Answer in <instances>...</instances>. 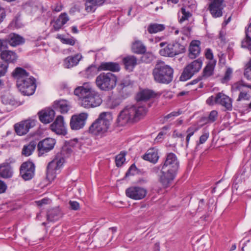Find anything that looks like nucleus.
Listing matches in <instances>:
<instances>
[{"mask_svg": "<svg viewBox=\"0 0 251 251\" xmlns=\"http://www.w3.org/2000/svg\"><path fill=\"white\" fill-rule=\"evenodd\" d=\"M74 93L78 97L80 105L85 108L96 107L102 102L99 93L89 82L84 83L82 86L76 87Z\"/></svg>", "mask_w": 251, "mask_h": 251, "instance_id": "obj_1", "label": "nucleus"}, {"mask_svg": "<svg viewBox=\"0 0 251 251\" xmlns=\"http://www.w3.org/2000/svg\"><path fill=\"white\" fill-rule=\"evenodd\" d=\"M147 112L143 106L127 105L120 111L116 120L117 126H123L130 123L137 122L145 117Z\"/></svg>", "mask_w": 251, "mask_h": 251, "instance_id": "obj_2", "label": "nucleus"}, {"mask_svg": "<svg viewBox=\"0 0 251 251\" xmlns=\"http://www.w3.org/2000/svg\"><path fill=\"white\" fill-rule=\"evenodd\" d=\"M113 117L110 112H103L90 126L88 132L92 135L103 138L111 132V125Z\"/></svg>", "mask_w": 251, "mask_h": 251, "instance_id": "obj_3", "label": "nucleus"}, {"mask_svg": "<svg viewBox=\"0 0 251 251\" xmlns=\"http://www.w3.org/2000/svg\"><path fill=\"white\" fill-rule=\"evenodd\" d=\"M178 167L179 162L176 154L168 153L163 164L160 166L162 173L160 181L164 187H168L174 179Z\"/></svg>", "mask_w": 251, "mask_h": 251, "instance_id": "obj_4", "label": "nucleus"}, {"mask_svg": "<svg viewBox=\"0 0 251 251\" xmlns=\"http://www.w3.org/2000/svg\"><path fill=\"white\" fill-rule=\"evenodd\" d=\"M17 80V86L19 91L24 95L30 96L36 89L35 79L24 69L17 68L12 73Z\"/></svg>", "mask_w": 251, "mask_h": 251, "instance_id": "obj_5", "label": "nucleus"}, {"mask_svg": "<svg viewBox=\"0 0 251 251\" xmlns=\"http://www.w3.org/2000/svg\"><path fill=\"white\" fill-rule=\"evenodd\" d=\"M174 70L163 62L157 63L152 71L154 80L159 83L169 84L173 79Z\"/></svg>", "mask_w": 251, "mask_h": 251, "instance_id": "obj_6", "label": "nucleus"}, {"mask_svg": "<svg viewBox=\"0 0 251 251\" xmlns=\"http://www.w3.org/2000/svg\"><path fill=\"white\" fill-rule=\"evenodd\" d=\"M117 77L111 73H101L97 77L95 83L100 90L108 91L114 89L117 84Z\"/></svg>", "mask_w": 251, "mask_h": 251, "instance_id": "obj_7", "label": "nucleus"}, {"mask_svg": "<svg viewBox=\"0 0 251 251\" xmlns=\"http://www.w3.org/2000/svg\"><path fill=\"white\" fill-rule=\"evenodd\" d=\"M64 162L62 153L58 152L53 159L49 163L47 168V177L49 180H53L55 178L57 171L62 167Z\"/></svg>", "mask_w": 251, "mask_h": 251, "instance_id": "obj_8", "label": "nucleus"}, {"mask_svg": "<svg viewBox=\"0 0 251 251\" xmlns=\"http://www.w3.org/2000/svg\"><path fill=\"white\" fill-rule=\"evenodd\" d=\"M202 64V59L201 58H198L188 64L184 68L180 76V80L184 81L191 78L196 73L200 71Z\"/></svg>", "mask_w": 251, "mask_h": 251, "instance_id": "obj_9", "label": "nucleus"}, {"mask_svg": "<svg viewBox=\"0 0 251 251\" xmlns=\"http://www.w3.org/2000/svg\"><path fill=\"white\" fill-rule=\"evenodd\" d=\"M185 51V47L178 42H172L167 44L159 50L161 56L173 57Z\"/></svg>", "mask_w": 251, "mask_h": 251, "instance_id": "obj_10", "label": "nucleus"}, {"mask_svg": "<svg viewBox=\"0 0 251 251\" xmlns=\"http://www.w3.org/2000/svg\"><path fill=\"white\" fill-rule=\"evenodd\" d=\"M88 114L82 112L77 114L73 115L70 119V126L72 130H78L82 129L86 123Z\"/></svg>", "mask_w": 251, "mask_h": 251, "instance_id": "obj_11", "label": "nucleus"}, {"mask_svg": "<svg viewBox=\"0 0 251 251\" xmlns=\"http://www.w3.org/2000/svg\"><path fill=\"white\" fill-rule=\"evenodd\" d=\"M35 165L31 161L24 162L20 167V175L25 180H29L34 176Z\"/></svg>", "mask_w": 251, "mask_h": 251, "instance_id": "obj_12", "label": "nucleus"}, {"mask_svg": "<svg viewBox=\"0 0 251 251\" xmlns=\"http://www.w3.org/2000/svg\"><path fill=\"white\" fill-rule=\"evenodd\" d=\"M55 143V140L51 138H47L40 141L37 145L39 155H42L52 150Z\"/></svg>", "mask_w": 251, "mask_h": 251, "instance_id": "obj_13", "label": "nucleus"}, {"mask_svg": "<svg viewBox=\"0 0 251 251\" xmlns=\"http://www.w3.org/2000/svg\"><path fill=\"white\" fill-rule=\"evenodd\" d=\"M146 189L140 187H130L126 191L127 197L135 200L143 199L147 195Z\"/></svg>", "mask_w": 251, "mask_h": 251, "instance_id": "obj_14", "label": "nucleus"}, {"mask_svg": "<svg viewBox=\"0 0 251 251\" xmlns=\"http://www.w3.org/2000/svg\"><path fill=\"white\" fill-rule=\"evenodd\" d=\"M35 126V121L33 120H27L15 125L14 128L16 133L19 135L26 134L30 128Z\"/></svg>", "mask_w": 251, "mask_h": 251, "instance_id": "obj_15", "label": "nucleus"}, {"mask_svg": "<svg viewBox=\"0 0 251 251\" xmlns=\"http://www.w3.org/2000/svg\"><path fill=\"white\" fill-rule=\"evenodd\" d=\"M50 129L58 135H65L67 133L66 127L62 116H57L54 122L50 126Z\"/></svg>", "mask_w": 251, "mask_h": 251, "instance_id": "obj_16", "label": "nucleus"}, {"mask_svg": "<svg viewBox=\"0 0 251 251\" xmlns=\"http://www.w3.org/2000/svg\"><path fill=\"white\" fill-rule=\"evenodd\" d=\"M211 3L209 6V10L214 18L222 16V10L224 8V0H210Z\"/></svg>", "mask_w": 251, "mask_h": 251, "instance_id": "obj_17", "label": "nucleus"}, {"mask_svg": "<svg viewBox=\"0 0 251 251\" xmlns=\"http://www.w3.org/2000/svg\"><path fill=\"white\" fill-rule=\"evenodd\" d=\"M40 121L43 124H47L54 120L55 112L52 109L48 108L43 109L38 113Z\"/></svg>", "mask_w": 251, "mask_h": 251, "instance_id": "obj_18", "label": "nucleus"}, {"mask_svg": "<svg viewBox=\"0 0 251 251\" xmlns=\"http://www.w3.org/2000/svg\"><path fill=\"white\" fill-rule=\"evenodd\" d=\"M216 103L225 107L228 110H231L232 108L231 99L223 93L219 92L216 95Z\"/></svg>", "mask_w": 251, "mask_h": 251, "instance_id": "obj_19", "label": "nucleus"}, {"mask_svg": "<svg viewBox=\"0 0 251 251\" xmlns=\"http://www.w3.org/2000/svg\"><path fill=\"white\" fill-rule=\"evenodd\" d=\"M53 107L62 114L67 113L71 108L69 101L65 100H60L54 102Z\"/></svg>", "mask_w": 251, "mask_h": 251, "instance_id": "obj_20", "label": "nucleus"}, {"mask_svg": "<svg viewBox=\"0 0 251 251\" xmlns=\"http://www.w3.org/2000/svg\"><path fill=\"white\" fill-rule=\"evenodd\" d=\"M99 71H109L113 72H118L120 70L119 63L113 62H102L98 68Z\"/></svg>", "mask_w": 251, "mask_h": 251, "instance_id": "obj_21", "label": "nucleus"}, {"mask_svg": "<svg viewBox=\"0 0 251 251\" xmlns=\"http://www.w3.org/2000/svg\"><path fill=\"white\" fill-rule=\"evenodd\" d=\"M159 157L158 150L155 148L149 149L146 154L142 157L143 159L144 160L149 161L153 163H156Z\"/></svg>", "mask_w": 251, "mask_h": 251, "instance_id": "obj_22", "label": "nucleus"}, {"mask_svg": "<svg viewBox=\"0 0 251 251\" xmlns=\"http://www.w3.org/2000/svg\"><path fill=\"white\" fill-rule=\"evenodd\" d=\"M0 56L1 59L8 63H14L18 58L17 54L13 51L4 50L1 52Z\"/></svg>", "mask_w": 251, "mask_h": 251, "instance_id": "obj_23", "label": "nucleus"}, {"mask_svg": "<svg viewBox=\"0 0 251 251\" xmlns=\"http://www.w3.org/2000/svg\"><path fill=\"white\" fill-rule=\"evenodd\" d=\"M200 42L199 41H193L191 42L189 47V57L192 59L198 57L201 52L200 47Z\"/></svg>", "mask_w": 251, "mask_h": 251, "instance_id": "obj_24", "label": "nucleus"}, {"mask_svg": "<svg viewBox=\"0 0 251 251\" xmlns=\"http://www.w3.org/2000/svg\"><path fill=\"white\" fill-rule=\"evenodd\" d=\"M82 56L80 54H76L74 56H69L64 60V65L65 68H70L76 66L80 60Z\"/></svg>", "mask_w": 251, "mask_h": 251, "instance_id": "obj_25", "label": "nucleus"}, {"mask_svg": "<svg viewBox=\"0 0 251 251\" xmlns=\"http://www.w3.org/2000/svg\"><path fill=\"white\" fill-rule=\"evenodd\" d=\"M85 10L87 12H94L96 6H100L105 1V0H85Z\"/></svg>", "mask_w": 251, "mask_h": 251, "instance_id": "obj_26", "label": "nucleus"}, {"mask_svg": "<svg viewBox=\"0 0 251 251\" xmlns=\"http://www.w3.org/2000/svg\"><path fill=\"white\" fill-rule=\"evenodd\" d=\"M8 43L12 47H16L24 43V39L15 33H10L7 37Z\"/></svg>", "mask_w": 251, "mask_h": 251, "instance_id": "obj_27", "label": "nucleus"}, {"mask_svg": "<svg viewBox=\"0 0 251 251\" xmlns=\"http://www.w3.org/2000/svg\"><path fill=\"white\" fill-rule=\"evenodd\" d=\"M13 175L12 168L10 165L0 164V177L3 178H10Z\"/></svg>", "mask_w": 251, "mask_h": 251, "instance_id": "obj_28", "label": "nucleus"}, {"mask_svg": "<svg viewBox=\"0 0 251 251\" xmlns=\"http://www.w3.org/2000/svg\"><path fill=\"white\" fill-rule=\"evenodd\" d=\"M216 64L215 60H211L208 61L203 69L202 77L206 78L213 74L214 68Z\"/></svg>", "mask_w": 251, "mask_h": 251, "instance_id": "obj_29", "label": "nucleus"}, {"mask_svg": "<svg viewBox=\"0 0 251 251\" xmlns=\"http://www.w3.org/2000/svg\"><path fill=\"white\" fill-rule=\"evenodd\" d=\"M125 68L127 70L132 71L137 64V59L133 55H129L123 59Z\"/></svg>", "mask_w": 251, "mask_h": 251, "instance_id": "obj_30", "label": "nucleus"}, {"mask_svg": "<svg viewBox=\"0 0 251 251\" xmlns=\"http://www.w3.org/2000/svg\"><path fill=\"white\" fill-rule=\"evenodd\" d=\"M69 20V18L67 13H61L55 21L53 25V28L55 31L59 30Z\"/></svg>", "mask_w": 251, "mask_h": 251, "instance_id": "obj_31", "label": "nucleus"}, {"mask_svg": "<svg viewBox=\"0 0 251 251\" xmlns=\"http://www.w3.org/2000/svg\"><path fill=\"white\" fill-rule=\"evenodd\" d=\"M245 34L246 37L241 42V46L251 50V23L246 28Z\"/></svg>", "mask_w": 251, "mask_h": 251, "instance_id": "obj_32", "label": "nucleus"}, {"mask_svg": "<svg viewBox=\"0 0 251 251\" xmlns=\"http://www.w3.org/2000/svg\"><path fill=\"white\" fill-rule=\"evenodd\" d=\"M62 216V213L58 208H54L48 210L47 219L50 222L59 220Z\"/></svg>", "mask_w": 251, "mask_h": 251, "instance_id": "obj_33", "label": "nucleus"}, {"mask_svg": "<svg viewBox=\"0 0 251 251\" xmlns=\"http://www.w3.org/2000/svg\"><path fill=\"white\" fill-rule=\"evenodd\" d=\"M156 94L152 90L145 89L141 91L137 95V99L139 100H147L151 98H154Z\"/></svg>", "mask_w": 251, "mask_h": 251, "instance_id": "obj_34", "label": "nucleus"}, {"mask_svg": "<svg viewBox=\"0 0 251 251\" xmlns=\"http://www.w3.org/2000/svg\"><path fill=\"white\" fill-rule=\"evenodd\" d=\"M131 49L133 52L137 54H143L146 51V47L139 40H136L132 43Z\"/></svg>", "mask_w": 251, "mask_h": 251, "instance_id": "obj_35", "label": "nucleus"}, {"mask_svg": "<svg viewBox=\"0 0 251 251\" xmlns=\"http://www.w3.org/2000/svg\"><path fill=\"white\" fill-rule=\"evenodd\" d=\"M36 146V143L35 141H31L28 145H25L22 150V154L28 156L30 155L34 151Z\"/></svg>", "mask_w": 251, "mask_h": 251, "instance_id": "obj_36", "label": "nucleus"}, {"mask_svg": "<svg viewBox=\"0 0 251 251\" xmlns=\"http://www.w3.org/2000/svg\"><path fill=\"white\" fill-rule=\"evenodd\" d=\"M165 25L163 24H159L157 23L151 24L148 27V31L150 33H156L164 30Z\"/></svg>", "mask_w": 251, "mask_h": 251, "instance_id": "obj_37", "label": "nucleus"}, {"mask_svg": "<svg viewBox=\"0 0 251 251\" xmlns=\"http://www.w3.org/2000/svg\"><path fill=\"white\" fill-rule=\"evenodd\" d=\"M244 75L247 79L251 81V58L245 66Z\"/></svg>", "mask_w": 251, "mask_h": 251, "instance_id": "obj_38", "label": "nucleus"}, {"mask_svg": "<svg viewBox=\"0 0 251 251\" xmlns=\"http://www.w3.org/2000/svg\"><path fill=\"white\" fill-rule=\"evenodd\" d=\"M180 11L182 14L181 17H180V15H179V22L180 23H182L184 21L188 20L189 18H190L192 16L191 13L189 11H186L184 7H182L181 8Z\"/></svg>", "mask_w": 251, "mask_h": 251, "instance_id": "obj_39", "label": "nucleus"}, {"mask_svg": "<svg viewBox=\"0 0 251 251\" xmlns=\"http://www.w3.org/2000/svg\"><path fill=\"white\" fill-rule=\"evenodd\" d=\"M197 130V128L192 127H190L187 129V135L185 139L186 148L188 147L190 138L194 135V134Z\"/></svg>", "mask_w": 251, "mask_h": 251, "instance_id": "obj_40", "label": "nucleus"}, {"mask_svg": "<svg viewBox=\"0 0 251 251\" xmlns=\"http://www.w3.org/2000/svg\"><path fill=\"white\" fill-rule=\"evenodd\" d=\"M121 103V100L119 98L111 99L107 103L108 107L110 109H114L119 106Z\"/></svg>", "mask_w": 251, "mask_h": 251, "instance_id": "obj_41", "label": "nucleus"}, {"mask_svg": "<svg viewBox=\"0 0 251 251\" xmlns=\"http://www.w3.org/2000/svg\"><path fill=\"white\" fill-rule=\"evenodd\" d=\"M125 153H121L115 157L116 165L117 167H121L125 161Z\"/></svg>", "mask_w": 251, "mask_h": 251, "instance_id": "obj_42", "label": "nucleus"}, {"mask_svg": "<svg viewBox=\"0 0 251 251\" xmlns=\"http://www.w3.org/2000/svg\"><path fill=\"white\" fill-rule=\"evenodd\" d=\"M1 101L5 104L14 105L16 103L15 100L11 97L7 95H4L1 97Z\"/></svg>", "mask_w": 251, "mask_h": 251, "instance_id": "obj_43", "label": "nucleus"}, {"mask_svg": "<svg viewBox=\"0 0 251 251\" xmlns=\"http://www.w3.org/2000/svg\"><path fill=\"white\" fill-rule=\"evenodd\" d=\"M251 96L247 91H241L239 93L237 101L249 100L251 99Z\"/></svg>", "mask_w": 251, "mask_h": 251, "instance_id": "obj_44", "label": "nucleus"}, {"mask_svg": "<svg viewBox=\"0 0 251 251\" xmlns=\"http://www.w3.org/2000/svg\"><path fill=\"white\" fill-rule=\"evenodd\" d=\"M58 38L60 39L61 42L63 44L70 45L71 46H73L75 45V40L73 38H64L61 35L58 37Z\"/></svg>", "mask_w": 251, "mask_h": 251, "instance_id": "obj_45", "label": "nucleus"}, {"mask_svg": "<svg viewBox=\"0 0 251 251\" xmlns=\"http://www.w3.org/2000/svg\"><path fill=\"white\" fill-rule=\"evenodd\" d=\"M97 68L95 66H91L88 67L86 70V74L88 78L93 76L96 73Z\"/></svg>", "mask_w": 251, "mask_h": 251, "instance_id": "obj_46", "label": "nucleus"}, {"mask_svg": "<svg viewBox=\"0 0 251 251\" xmlns=\"http://www.w3.org/2000/svg\"><path fill=\"white\" fill-rule=\"evenodd\" d=\"M232 73V70L230 68H227L225 73L224 76L222 79V82L224 83L229 81L230 79Z\"/></svg>", "mask_w": 251, "mask_h": 251, "instance_id": "obj_47", "label": "nucleus"}, {"mask_svg": "<svg viewBox=\"0 0 251 251\" xmlns=\"http://www.w3.org/2000/svg\"><path fill=\"white\" fill-rule=\"evenodd\" d=\"M209 133L206 130H204L202 134L200 136L198 144H204L209 138Z\"/></svg>", "mask_w": 251, "mask_h": 251, "instance_id": "obj_48", "label": "nucleus"}, {"mask_svg": "<svg viewBox=\"0 0 251 251\" xmlns=\"http://www.w3.org/2000/svg\"><path fill=\"white\" fill-rule=\"evenodd\" d=\"M218 116V112L216 110L211 111L208 116L209 122H210V123L214 122L217 120Z\"/></svg>", "mask_w": 251, "mask_h": 251, "instance_id": "obj_49", "label": "nucleus"}, {"mask_svg": "<svg viewBox=\"0 0 251 251\" xmlns=\"http://www.w3.org/2000/svg\"><path fill=\"white\" fill-rule=\"evenodd\" d=\"M8 65L7 64H0V77L3 76L6 74ZM1 82L0 80V85Z\"/></svg>", "mask_w": 251, "mask_h": 251, "instance_id": "obj_50", "label": "nucleus"}, {"mask_svg": "<svg viewBox=\"0 0 251 251\" xmlns=\"http://www.w3.org/2000/svg\"><path fill=\"white\" fill-rule=\"evenodd\" d=\"M70 208L72 210H77L79 209V204L76 201H70L69 202Z\"/></svg>", "mask_w": 251, "mask_h": 251, "instance_id": "obj_51", "label": "nucleus"}, {"mask_svg": "<svg viewBox=\"0 0 251 251\" xmlns=\"http://www.w3.org/2000/svg\"><path fill=\"white\" fill-rule=\"evenodd\" d=\"M172 136L173 138H180L182 142L184 141V135L182 133L178 131L177 130H175L173 132Z\"/></svg>", "mask_w": 251, "mask_h": 251, "instance_id": "obj_52", "label": "nucleus"}, {"mask_svg": "<svg viewBox=\"0 0 251 251\" xmlns=\"http://www.w3.org/2000/svg\"><path fill=\"white\" fill-rule=\"evenodd\" d=\"M7 44L6 38L4 39H0V51H2L3 49L7 48Z\"/></svg>", "mask_w": 251, "mask_h": 251, "instance_id": "obj_53", "label": "nucleus"}, {"mask_svg": "<svg viewBox=\"0 0 251 251\" xmlns=\"http://www.w3.org/2000/svg\"><path fill=\"white\" fill-rule=\"evenodd\" d=\"M136 171V167L135 165L132 164L130 168L128 169L127 172L126 173V176H128L130 175H133L134 173L133 172H135Z\"/></svg>", "mask_w": 251, "mask_h": 251, "instance_id": "obj_54", "label": "nucleus"}, {"mask_svg": "<svg viewBox=\"0 0 251 251\" xmlns=\"http://www.w3.org/2000/svg\"><path fill=\"white\" fill-rule=\"evenodd\" d=\"M7 187L6 183L0 180V194L4 193L7 189Z\"/></svg>", "mask_w": 251, "mask_h": 251, "instance_id": "obj_55", "label": "nucleus"}, {"mask_svg": "<svg viewBox=\"0 0 251 251\" xmlns=\"http://www.w3.org/2000/svg\"><path fill=\"white\" fill-rule=\"evenodd\" d=\"M205 55L206 58L209 59L210 60H213V55L211 49H207L205 51Z\"/></svg>", "mask_w": 251, "mask_h": 251, "instance_id": "obj_56", "label": "nucleus"}, {"mask_svg": "<svg viewBox=\"0 0 251 251\" xmlns=\"http://www.w3.org/2000/svg\"><path fill=\"white\" fill-rule=\"evenodd\" d=\"M180 114H181V113L179 112V111H178V112L174 111V112H172L171 113L168 114L167 115L165 116L164 117V119L167 120L171 118L177 116L179 115Z\"/></svg>", "mask_w": 251, "mask_h": 251, "instance_id": "obj_57", "label": "nucleus"}, {"mask_svg": "<svg viewBox=\"0 0 251 251\" xmlns=\"http://www.w3.org/2000/svg\"><path fill=\"white\" fill-rule=\"evenodd\" d=\"M216 96H212L209 97L206 100V103L209 105H213L216 103Z\"/></svg>", "mask_w": 251, "mask_h": 251, "instance_id": "obj_58", "label": "nucleus"}, {"mask_svg": "<svg viewBox=\"0 0 251 251\" xmlns=\"http://www.w3.org/2000/svg\"><path fill=\"white\" fill-rule=\"evenodd\" d=\"M16 161V160L14 158L12 157H9L8 159H6L4 162H3V164L10 165L11 164H13L15 163Z\"/></svg>", "mask_w": 251, "mask_h": 251, "instance_id": "obj_59", "label": "nucleus"}, {"mask_svg": "<svg viewBox=\"0 0 251 251\" xmlns=\"http://www.w3.org/2000/svg\"><path fill=\"white\" fill-rule=\"evenodd\" d=\"M164 135V133L163 131H161L159 133L157 136L156 137L155 141L156 142H159L160 140L162 139V136Z\"/></svg>", "mask_w": 251, "mask_h": 251, "instance_id": "obj_60", "label": "nucleus"}, {"mask_svg": "<svg viewBox=\"0 0 251 251\" xmlns=\"http://www.w3.org/2000/svg\"><path fill=\"white\" fill-rule=\"evenodd\" d=\"M201 122H203L204 124H211L210 122H209V120L208 119V117H203L201 118Z\"/></svg>", "mask_w": 251, "mask_h": 251, "instance_id": "obj_61", "label": "nucleus"}, {"mask_svg": "<svg viewBox=\"0 0 251 251\" xmlns=\"http://www.w3.org/2000/svg\"><path fill=\"white\" fill-rule=\"evenodd\" d=\"M129 83L127 82H124L122 81L120 84V86L122 89H123L124 88L128 86Z\"/></svg>", "mask_w": 251, "mask_h": 251, "instance_id": "obj_62", "label": "nucleus"}, {"mask_svg": "<svg viewBox=\"0 0 251 251\" xmlns=\"http://www.w3.org/2000/svg\"><path fill=\"white\" fill-rule=\"evenodd\" d=\"M5 17L4 11H2V13H0V23L3 21Z\"/></svg>", "mask_w": 251, "mask_h": 251, "instance_id": "obj_63", "label": "nucleus"}, {"mask_svg": "<svg viewBox=\"0 0 251 251\" xmlns=\"http://www.w3.org/2000/svg\"><path fill=\"white\" fill-rule=\"evenodd\" d=\"M72 31L74 33H77L78 32V30L77 28V27L75 26H74L72 28Z\"/></svg>", "mask_w": 251, "mask_h": 251, "instance_id": "obj_64", "label": "nucleus"}]
</instances>
